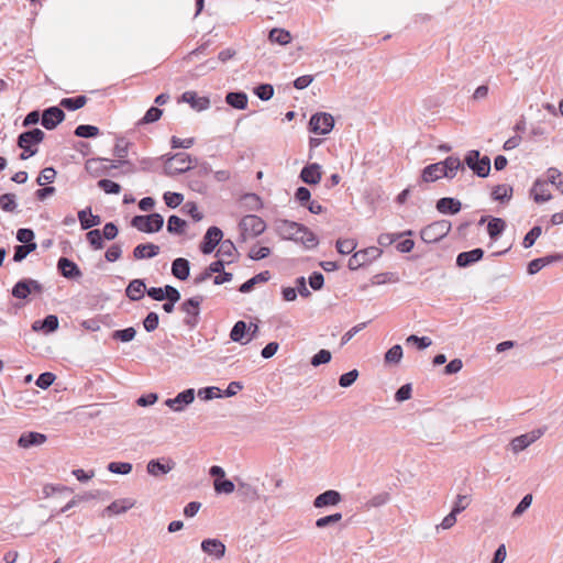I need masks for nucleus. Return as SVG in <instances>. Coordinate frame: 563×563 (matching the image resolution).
<instances>
[{"label": "nucleus", "mask_w": 563, "mask_h": 563, "mask_svg": "<svg viewBox=\"0 0 563 563\" xmlns=\"http://www.w3.org/2000/svg\"><path fill=\"white\" fill-rule=\"evenodd\" d=\"M78 220L82 230L91 229L101 223V218L99 216L92 214L90 207L78 212Z\"/></svg>", "instance_id": "29"}, {"label": "nucleus", "mask_w": 563, "mask_h": 563, "mask_svg": "<svg viewBox=\"0 0 563 563\" xmlns=\"http://www.w3.org/2000/svg\"><path fill=\"white\" fill-rule=\"evenodd\" d=\"M451 231V222L449 220H439L424 227L420 236L426 243H435L448 235Z\"/></svg>", "instance_id": "4"}, {"label": "nucleus", "mask_w": 563, "mask_h": 563, "mask_svg": "<svg viewBox=\"0 0 563 563\" xmlns=\"http://www.w3.org/2000/svg\"><path fill=\"white\" fill-rule=\"evenodd\" d=\"M254 93L263 101L269 100L274 95V88L269 84H261L254 89Z\"/></svg>", "instance_id": "59"}, {"label": "nucleus", "mask_w": 563, "mask_h": 563, "mask_svg": "<svg viewBox=\"0 0 563 563\" xmlns=\"http://www.w3.org/2000/svg\"><path fill=\"white\" fill-rule=\"evenodd\" d=\"M548 179H537L531 188V196L537 203L549 201L552 196L548 190Z\"/></svg>", "instance_id": "21"}, {"label": "nucleus", "mask_w": 563, "mask_h": 563, "mask_svg": "<svg viewBox=\"0 0 563 563\" xmlns=\"http://www.w3.org/2000/svg\"><path fill=\"white\" fill-rule=\"evenodd\" d=\"M402 358V347L399 344L391 346L385 353V362L390 364H398Z\"/></svg>", "instance_id": "50"}, {"label": "nucleus", "mask_w": 563, "mask_h": 563, "mask_svg": "<svg viewBox=\"0 0 563 563\" xmlns=\"http://www.w3.org/2000/svg\"><path fill=\"white\" fill-rule=\"evenodd\" d=\"M108 471L114 474L126 475L132 471V464L128 462H111L108 464Z\"/></svg>", "instance_id": "54"}, {"label": "nucleus", "mask_w": 563, "mask_h": 563, "mask_svg": "<svg viewBox=\"0 0 563 563\" xmlns=\"http://www.w3.org/2000/svg\"><path fill=\"white\" fill-rule=\"evenodd\" d=\"M172 274L179 280H186L190 274V263L188 260L178 257L172 263Z\"/></svg>", "instance_id": "27"}, {"label": "nucleus", "mask_w": 563, "mask_h": 563, "mask_svg": "<svg viewBox=\"0 0 563 563\" xmlns=\"http://www.w3.org/2000/svg\"><path fill=\"white\" fill-rule=\"evenodd\" d=\"M146 286L143 279H133L125 289V295L132 300L137 301L144 297Z\"/></svg>", "instance_id": "30"}, {"label": "nucleus", "mask_w": 563, "mask_h": 563, "mask_svg": "<svg viewBox=\"0 0 563 563\" xmlns=\"http://www.w3.org/2000/svg\"><path fill=\"white\" fill-rule=\"evenodd\" d=\"M342 500L341 494L338 490L329 489L318 495L313 500L316 508H323L327 506H335Z\"/></svg>", "instance_id": "19"}, {"label": "nucleus", "mask_w": 563, "mask_h": 563, "mask_svg": "<svg viewBox=\"0 0 563 563\" xmlns=\"http://www.w3.org/2000/svg\"><path fill=\"white\" fill-rule=\"evenodd\" d=\"M357 243L353 239H339L335 246L339 253L346 255L352 253Z\"/></svg>", "instance_id": "55"}, {"label": "nucleus", "mask_w": 563, "mask_h": 563, "mask_svg": "<svg viewBox=\"0 0 563 563\" xmlns=\"http://www.w3.org/2000/svg\"><path fill=\"white\" fill-rule=\"evenodd\" d=\"M87 102L86 96H77L74 98H64L60 101V106L67 110L75 111L82 108Z\"/></svg>", "instance_id": "43"}, {"label": "nucleus", "mask_w": 563, "mask_h": 563, "mask_svg": "<svg viewBox=\"0 0 563 563\" xmlns=\"http://www.w3.org/2000/svg\"><path fill=\"white\" fill-rule=\"evenodd\" d=\"M135 505V501L129 498L118 499L112 501L106 509L104 514L109 515H120L129 509H131Z\"/></svg>", "instance_id": "33"}, {"label": "nucleus", "mask_w": 563, "mask_h": 563, "mask_svg": "<svg viewBox=\"0 0 563 563\" xmlns=\"http://www.w3.org/2000/svg\"><path fill=\"white\" fill-rule=\"evenodd\" d=\"M398 280L399 278L394 273H380L372 278L371 284L383 285L386 283H397Z\"/></svg>", "instance_id": "63"}, {"label": "nucleus", "mask_w": 563, "mask_h": 563, "mask_svg": "<svg viewBox=\"0 0 563 563\" xmlns=\"http://www.w3.org/2000/svg\"><path fill=\"white\" fill-rule=\"evenodd\" d=\"M300 233L298 234V242L303 244L307 249H312L317 246L318 239L314 235L313 232H311L307 227L303 224L300 225Z\"/></svg>", "instance_id": "39"}, {"label": "nucleus", "mask_w": 563, "mask_h": 563, "mask_svg": "<svg viewBox=\"0 0 563 563\" xmlns=\"http://www.w3.org/2000/svg\"><path fill=\"white\" fill-rule=\"evenodd\" d=\"M300 223L289 221L286 219H278L275 221V231L283 240H291L298 242V234L300 233Z\"/></svg>", "instance_id": "11"}, {"label": "nucleus", "mask_w": 563, "mask_h": 563, "mask_svg": "<svg viewBox=\"0 0 563 563\" xmlns=\"http://www.w3.org/2000/svg\"><path fill=\"white\" fill-rule=\"evenodd\" d=\"M186 221L183 220L181 218L173 214L168 218V221H167V231L169 233H173V234H183L184 233V230H185V227H186Z\"/></svg>", "instance_id": "44"}, {"label": "nucleus", "mask_w": 563, "mask_h": 563, "mask_svg": "<svg viewBox=\"0 0 563 563\" xmlns=\"http://www.w3.org/2000/svg\"><path fill=\"white\" fill-rule=\"evenodd\" d=\"M203 301L202 296H196L185 300L180 309L184 313H186V318L184 319V323L189 328H195L199 321L200 313V305Z\"/></svg>", "instance_id": "7"}, {"label": "nucleus", "mask_w": 563, "mask_h": 563, "mask_svg": "<svg viewBox=\"0 0 563 563\" xmlns=\"http://www.w3.org/2000/svg\"><path fill=\"white\" fill-rule=\"evenodd\" d=\"M108 162L110 161L107 158H90L86 162L85 168L90 175L98 177L107 174L109 169L118 167V165L114 164L107 165Z\"/></svg>", "instance_id": "17"}, {"label": "nucleus", "mask_w": 563, "mask_h": 563, "mask_svg": "<svg viewBox=\"0 0 563 563\" xmlns=\"http://www.w3.org/2000/svg\"><path fill=\"white\" fill-rule=\"evenodd\" d=\"M341 519H342V514H340V512L332 514V515H329L325 517H321V518L317 519L316 527L323 529V528H327L331 525H334V523L341 521Z\"/></svg>", "instance_id": "58"}, {"label": "nucleus", "mask_w": 563, "mask_h": 563, "mask_svg": "<svg viewBox=\"0 0 563 563\" xmlns=\"http://www.w3.org/2000/svg\"><path fill=\"white\" fill-rule=\"evenodd\" d=\"M181 100L189 103L197 111L206 110L210 106V100L207 97H198L195 91H185Z\"/></svg>", "instance_id": "24"}, {"label": "nucleus", "mask_w": 563, "mask_h": 563, "mask_svg": "<svg viewBox=\"0 0 563 563\" xmlns=\"http://www.w3.org/2000/svg\"><path fill=\"white\" fill-rule=\"evenodd\" d=\"M195 389L188 388L179 393L175 398H168L165 400V405L176 412L184 411L185 407L194 402Z\"/></svg>", "instance_id": "13"}, {"label": "nucleus", "mask_w": 563, "mask_h": 563, "mask_svg": "<svg viewBox=\"0 0 563 563\" xmlns=\"http://www.w3.org/2000/svg\"><path fill=\"white\" fill-rule=\"evenodd\" d=\"M201 549L216 559H221L225 553V545L218 539H206L201 542Z\"/></svg>", "instance_id": "22"}, {"label": "nucleus", "mask_w": 563, "mask_h": 563, "mask_svg": "<svg viewBox=\"0 0 563 563\" xmlns=\"http://www.w3.org/2000/svg\"><path fill=\"white\" fill-rule=\"evenodd\" d=\"M300 178L308 185H317L321 180V166L317 163L305 166L300 172Z\"/></svg>", "instance_id": "20"}, {"label": "nucleus", "mask_w": 563, "mask_h": 563, "mask_svg": "<svg viewBox=\"0 0 563 563\" xmlns=\"http://www.w3.org/2000/svg\"><path fill=\"white\" fill-rule=\"evenodd\" d=\"M129 145L130 143L122 137L117 140L113 154L115 157L119 158L118 163L115 164L118 165V167L121 165L129 164V162L124 159L128 156Z\"/></svg>", "instance_id": "38"}, {"label": "nucleus", "mask_w": 563, "mask_h": 563, "mask_svg": "<svg viewBox=\"0 0 563 563\" xmlns=\"http://www.w3.org/2000/svg\"><path fill=\"white\" fill-rule=\"evenodd\" d=\"M175 466V462L170 459L151 460L147 463L146 471L152 476H161L169 473Z\"/></svg>", "instance_id": "16"}, {"label": "nucleus", "mask_w": 563, "mask_h": 563, "mask_svg": "<svg viewBox=\"0 0 563 563\" xmlns=\"http://www.w3.org/2000/svg\"><path fill=\"white\" fill-rule=\"evenodd\" d=\"M332 358V354L328 350H320L317 354H314L311 358V365L318 367L322 364H328Z\"/></svg>", "instance_id": "56"}, {"label": "nucleus", "mask_w": 563, "mask_h": 563, "mask_svg": "<svg viewBox=\"0 0 563 563\" xmlns=\"http://www.w3.org/2000/svg\"><path fill=\"white\" fill-rule=\"evenodd\" d=\"M159 253V246L153 243L139 244L133 250L135 260L153 258Z\"/></svg>", "instance_id": "28"}, {"label": "nucleus", "mask_w": 563, "mask_h": 563, "mask_svg": "<svg viewBox=\"0 0 563 563\" xmlns=\"http://www.w3.org/2000/svg\"><path fill=\"white\" fill-rule=\"evenodd\" d=\"M213 486H214V490L219 494H231L234 492V483L230 479H214V483H213Z\"/></svg>", "instance_id": "53"}, {"label": "nucleus", "mask_w": 563, "mask_h": 563, "mask_svg": "<svg viewBox=\"0 0 563 563\" xmlns=\"http://www.w3.org/2000/svg\"><path fill=\"white\" fill-rule=\"evenodd\" d=\"M197 395L201 400L205 401L223 397L221 389L216 386L200 388Z\"/></svg>", "instance_id": "46"}, {"label": "nucleus", "mask_w": 563, "mask_h": 563, "mask_svg": "<svg viewBox=\"0 0 563 563\" xmlns=\"http://www.w3.org/2000/svg\"><path fill=\"white\" fill-rule=\"evenodd\" d=\"M46 435L38 432H25L22 433L18 440V444L21 448L29 449L31 446H38L46 442Z\"/></svg>", "instance_id": "23"}, {"label": "nucleus", "mask_w": 563, "mask_h": 563, "mask_svg": "<svg viewBox=\"0 0 563 563\" xmlns=\"http://www.w3.org/2000/svg\"><path fill=\"white\" fill-rule=\"evenodd\" d=\"M442 177H444V173L441 162L428 165L422 170V179L426 183L435 181Z\"/></svg>", "instance_id": "34"}, {"label": "nucleus", "mask_w": 563, "mask_h": 563, "mask_svg": "<svg viewBox=\"0 0 563 563\" xmlns=\"http://www.w3.org/2000/svg\"><path fill=\"white\" fill-rule=\"evenodd\" d=\"M246 331H247L246 322L240 320V321L235 322V324L231 329L230 339L233 342H238V343H241V344H246V343H249L251 341V338L245 339Z\"/></svg>", "instance_id": "35"}, {"label": "nucleus", "mask_w": 563, "mask_h": 563, "mask_svg": "<svg viewBox=\"0 0 563 563\" xmlns=\"http://www.w3.org/2000/svg\"><path fill=\"white\" fill-rule=\"evenodd\" d=\"M357 377H358V371L352 369V371L340 376L339 385L343 388H347L355 383Z\"/></svg>", "instance_id": "64"}, {"label": "nucleus", "mask_w": 563, "mask_h": 563, "mask_svg": "<svg viewBox=\"0 0 563 563\" xmlns=\"http://www.w3.org/2000/svg\"><path fill=\"white\" fill-rule=\"evenodd\" d=\"M136 335V330L133 327H129L122 330H115L112 333V339L119 340L121 342H130Z\"/></svg>", "instance_id": "52"}, {"label": "nucleus", "mask_w": 563, "mask_h": 563, "mask_svg": "<svg viewBox=\"0 0 563 563\" xmlns=\"http://www.w3.org/2000/svg\"><path fill=\"white\" fill-rule=\"evenodd\" d=\"M506 222L501 218H492L487 224L490 239L496 240L505 230Z\"/></svg>", "instance_id": "40"}, {"label": "nucleus", "mask_w": 563, "mask_h": 563, "mask_svg": "<svg viewBox=\"0 0 563 563\" xmlns=\"http://www.w3.org/2000/svg\"><path fill=\"white\" fill-rule=\"evenodd\" d=\"M269 278H271V273L268 271L261 272L260 274L253 276L252 278H250L249 280L243 283L240 286L239 290L243 294L250 292L254 288L255 285H257L260 283H266L269 280Z\"/></svg>", "instance_id": "37"}, {"label": "nucleus", "mask_w": 563, "mask_h": 563, "mask_svg": "<svg viewBox=\"0 0 563 563\" xmlns=\"http://www.w3.org/2000/svg\"><path fill=\"white\" fill-rule=\"evenodd\" d=\"M43 285L32 278H23L19 280L12 288V296L18 299H26L32 292L42 294Z\"/></svg>", "instance_id": "9"}, {"label": "nucleus", "mask_w": 563, "mask_h": 563, "mask_svg": "<svg viewBox=\"0 0 563 563\" xmlns=\"http://www.w3.org/2000/svg\"><path fill=\"white\" fill-rule=\"evenodd\" d=\"M131 225L141 232L155 233L162 230L164 225V218L159 213L135 216L131 220Z\"/></svg>", "instance_id": "3"}, {"label": "nucleus", "mask_w": 563, "mask_h": 563, "mask_svg": "<svg viewBox=\"0 0 563 563\" xmlns=\"http://www.w3.org/2000/svg\"><path fill=\"white\" fill-rule=\"evenodd\" d=\"M196 162L189 154L180 152L174 155H165L164 174L174 176L191 169V163Z\"/></svg>", "instance_id": "1"}, {"label": "nucleus", "mask_w": 563, "mask_h": 563, "mask_svg": "<svg viewBox=\"0 0 563 563\" xmlns=\"http://www.w3.org/2000/svg\"><path fill=\"white\" fill-rule=\"evenodd\" d=\"M65 119L64 111L58 107H49L43 111L41 123L47 130L55 129Z\"/></svg>", "instance_id": "15"}, {"label": "nucleus", "mask_w": 563, "mask_h": 563, "mask_svg": "<svg viewBox=\"0 0 563 563\" xmlns=\"http://www.w3.org/2000/svg\"><path fill=\"white\" fill-rule=\"evenodd\" d=\"M57 268L62 276L68 279H78L82 276L78 265L67 257H60L57 262Z\"/></svg>", "instance_id": "18"}, {"label": "nucleus", "mask_w": 563, "mask_h": 563, "mask_svg": "<svg viewBox=\"0 0 563 563\" xmlns=\"http://www.w3.org/2000/svg\"><path fill=\"white\" fill-rule=\"evenodd\" d=\"M247 95L242 91L229 92L225 97L227 103L235 109L244 110L247 107Z\"/></svg>", "instance_id": "36"}, {"label": "nucleus", "mask_w": 563, "mask_h": 563, "mask_svg": "<svg viewBox=\"0 0 563 563\" xmlns=\"http://www.w3.org/2000/svg\"><path fill=\"white\" fill-rule=\"evenodd\" d=\"M334 126V119L330 113L320 112L316 113L310 118L309 128L310 131L316 134H328Z\"/></svg>", "instance_id": "10"}, {"label": "nucleus", "mask_w": 563, "mask_h": 563, "mask_svg": "<svg viewBox=\"0 0 563 563\" xmlns=\"http://www.w3.org/2000/svg\"><path fill=\"white\" fill-rule=\"evenodd\" d=\"M58 318L55 314H48L43 320H37L33 323L34 331L43 330L46 333L54 332L58 328Z\"/></svg>", "instance_id": "32"}, {"label": "nucleus", "mask_w": 563, "mask_h": 563, "mask_svg": "<svg viewBox=\"0 0 563 563\" xmlns=\"http://www.w3.org/2000/svg\"><path fill=\"white\" fill-rule=\"evenodd\" d=\"M45 133L38 129H32L21 133L18 136V146L25 150L29 155H35L37 153V145L44 140Z\"/></svg>", "instance_id": "6"}, {"label": "nucleus", "mask_w": 563, "mask_h": 563, "mask_svg": "<svg viewBox=\"0 0 563 563\" xmlns=\"http://www.w3.org/2000/svg\"><path fill=\"white\" fill-rule=\"evenodd\" d=\"M223 238L222 231L218 227H210L200 244V250L203 254H210Z\"/></svg>", "instance_id": "14"}, {"label": "nucleus", "mask_w": 563, "mask_h": 563, "mask_svg": "<svg viewBox=\"0 0 563 563\" xmlns=\"http://www.w3.org/2000/svg\"><path fill=\"white\" fill-rule=\"evenodd\" d=\"M542 229L539 225L533 227L523 238L522 245L525 249L531 247L536 240L541 235Z\"/></svg>", "instance_id": "61"}, {"label": "nucleus", "mask_w": 563, "mask_h": 563, "mask_svg": "<svg viewBox=\"0 0 563 563\" xmlns=\"http://www.w3.org/2000/svg\"><path fill=\"white\" fill-rule=\"evenodd\" d=\"M15 195L3 194L0 196V208L5 212H14L16 210Z\"/></svg>", "instance_id": "49"}, {"label": "nucleus", "mask_w": 563, "mask_h": 563, "mask_svg": "<svg viewBox=\"0 0 563 563\" xmlns=\"http://www.w3.org/2000/svg\"><path fill=\"white\" fill-rule=\"evenodd\" d=\"M471 504V496L470 495H457L451 511L455 514L456 516L464 511Z\"/></svg>", "instance_id": "51"}, {"label": "nucleus", "mask_w": 563, "mask_h": 563, "mask_svg": "<svg viewBox=\"0 0 563 563\" xmlns=\"http://www.w3.org/2000/svg\"><path fill=\"white\" fill-rule=\"evenodd\" d=\"M549 184L553 185L560 192L563 194V173L558 168L551 167L545 173Z\"/></svg>", "instance_id": "41"}, {"label": "nucleus", "mask_w": 563, "mask_h": 563, "mask_svg": "<svg viewBox=\"0 0 563 563\" xmlns=\"http://www.w3.org/2000/svg\"><path fill=\"white\" fill-rule=\"evenodd\" d=\"M483 256L484 251L482 249H474L467 252H462L456 257V265L459 267H467L471 264L481 261Z\"/></svg>", "instance_id": "26"}, {"label": "nucleus", "mask_w": 563, "mask_h": 563, "mask_svg": "<svg viewBox=\"0 0 563 563\" xmlns=\"http://www.w3.org/2000/svg\"><path fill=\"white\" fill-rule=\"evenodd\" d=\"M86 239L93 250L103 249V238L101 231L98 229L90 230L86 234Z\"/></svg>", "instance_id": "48"}, {"label": "nucleus", "mask_w": 563, "mask_h": 563, "mask_svg": "<svg viewBox=\"0 0 563 563\" xmlns=\"http://www.w3.org/2000/svg\"><path fill=\"white\" fill-rule=\"evenodd\" d=\"M56 177V170L53 167H45L41 170L36 183L40 186L52 183Z\"/></svg>", "instance_id": "60"}, {"label": "nucleus", "mask_w": 563, "mask_h": 563, "mask_svg": "<svg viewBox=\"0 0 563 563\" xmlns=\"http://www.w3.org/2000/svg\"><path fill=\"white\" fill-rule=\"evenodd\" d=\"M493 199L498 201L509 200L512 196V187L509 185H498L492 192Z\"/></svg>", "instance_id": "45"}, {"label": "nucleus", "mask_w": 563, "mask_h": 563, "mask_svg": "<svg viewBox=\"0 0 563 563\" xmlns=\"http://www.w3.org/2000/svg\"><path fill=\"white\" fill-rule=\"evenodd\" d=\"M74 133L78 137L88 139V137H95V136L99 135L100 131H99V128H97L95 125L81 124L75 129Z\"/></svg>", "instance_id": "47"}, {"label": "nucleus", "mask_w": 563, "mask_h": 563, "mask_svg": "<svg viewBox=\"0 0 563 563\" xmlns=\"http://www.w3.org/2000/svg\"><path fill=\"white\" fill-rule=\"evenodd\" d=\"M98 187L106 194H119L121 191V186L110 179H100L98 181Z\"/></svg>", "instance_id": "62"}, {"label": "nucleus", "mask_w": 563, "mask_h": 563, "mask_svg": "<svg viewBox=\"0 0 563 563\" xmlns=\"http://www.w3.org/2000/svg\"><path fill=\"white\" fill-rule=\"evenodd\" d=\"M545 432L544 428L534 429L528 433L516 437L510 442V448L514 453H519L527 449L529 445L539 440Z\"/></svg>", "instance_id": "12"}, {"label": "nucleus", "mask_w": 563, "mask_h": 563, "mask_svg": "<svg viewBox=\"0 0 563 563\" xmlns=\"http://www.w3.org/2000/svg\"><path fill=\"white\" fill-rule=\"evenodd\" d=\"M268 38L272 43H277L279 45H286L290 42L291 35L288 31L284 29H273L269 32Z\"/></svg>", "instance_id": "42"}, {"label": "nucleus", "mask_w": 563, "mask_h": 563, "mask_svg": "<svg viewBox=\"0 0 563 563\" xmlns=\"http://www.w3.org/2000/svg\"><path fill=\"white\" fill-rule=\"evenodd\" d=\"M380 253L382 251L375 246L361 250L350 257L347 266L351 271H356L379 257Z\"/></svg>", "instance_id": "8"}, {"label": "nucleus", "mask_w": 563, "mask_h": 563, "mask_svg": "<svg viewBox=\"0 0 563 563\" xmlns=\"http://www.w3.org/2000/svg\"><path fill=\"white\" fill-rule=\"evenodd\" d=\"M465 164L478 177L485 178L490 173V159L488 156L481 157V153L476 150L468 151L464 158Z\"/></svg>", "instance_id": "5"}, {"label": "nucleus", "mask_w": 563, "mask_h": 563, "mask_svg": "<svg viewBox=\"0 0 563 563\" xmlns=\"http://www.w3.org/2000/svg\"><path fill=\"white\" fill-rule=\"evenodd\" d=\"M441 163L443 166L444 177L446 178L452 179L455 177L457 170H464V166L457 156H449Z\"/></svg>", "instance_id": "31"}, {"label": "nucleus", "mask_w": 563, "mask_h": 563, "mask_svg": "<svg viewBox=\"0 0 563 563\" xmlns=\"http://www.w3.org/2000/svg\"><path fill=\"white\" fill-rule=\"evenodd\" d=\"M461 207V201L455 198L444 197L437 201V210L443 214H456Z\"/></svg>", "instance_id": "25"}, {"label": "nucleus", "mask_w": 563, "mask_h": 563, "mask_svg": "<svg viewBox=\"0 0 563 563\" xmlns=\"http://www.w3.org/2000/svg\"><path fill=\"white\" fill-rule=\"evenodd\" d=\"M241 230V238L246 241L247 238H255L261 235L265 229V221L255 214H247L243 217L239 223Z\"/></svg>", "instance_id": "2"}, {"label": "nucleus", "mask_w": 563, "mask_h": 563, "mask_svg": "<svg viewBox=\"0 0 563 563\" xmlns=\"http://www.w3.org/2000/svg\"><path fill=\"white\" fill-rule=\"evenodd\" d=\"M162 114H163V111L159 108L151 107L146 111L144 117L141 119L139 124H148V123L156 122L157 120L161 119Z\"/></svg>", "instance_id": "57"}]
</instances>
